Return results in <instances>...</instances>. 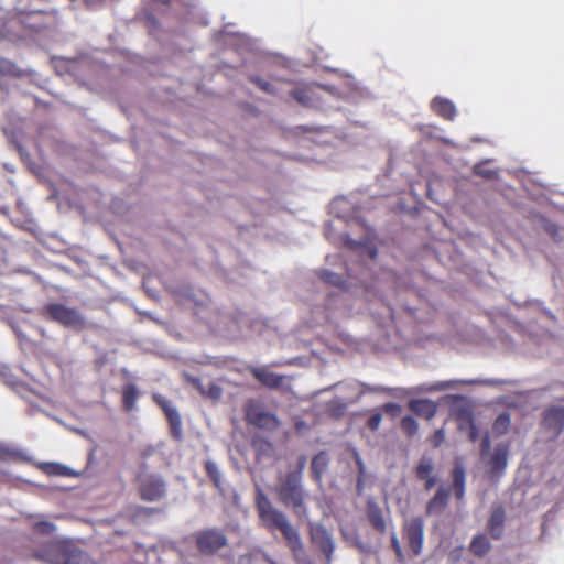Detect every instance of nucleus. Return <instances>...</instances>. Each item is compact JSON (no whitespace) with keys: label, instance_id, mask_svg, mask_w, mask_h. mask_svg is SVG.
<instances>
[{"label":"nucleus","instance_id":"nucleus-7","mask_svg":"<svg viewBox=\"0 0 564 564\" xmlns=\"http://www.w3.org/2000/svg\"><path fill=\"white\" fill-rule=\"evenodd\" d=\"M310 536L313 545L324 555L325 564H330L335 551V542L329 531L322 524H313L310 528Z\"/></svg>","mask_w":564,"mask_h":564},{"label":"nucleus","instance_id":"nucleus-12","mask_svg":"<svg viewBox=\"0 0 564 564\" xmlns=\"http://www.w3.org/2000/svg\"><path fill=\"white\" fill-rule=\"evenodd\" d=\"M250 373L263 386L276 389L283 383V376L270 371L267 367H250Z\"/></svg>","mask_w":564,"mask_h":564},{"label":"nucleus","instance_id":"nucleus-9","mask_svg":"<svg viewBox=\"0 0 564 564\" xmlns=\"http://www.w3.org/2000/svg\"><path fill=\"white\" fill-rule=\"evenodd\" d=\"M165 482L159 475H148L140 480L139 495L142 500L156 501L164 497Z\"/></svg>","mask_w":564,"mask_h":564},{"label":"nucleus","instance_id":"nucleus-42","mask_svg":"<svg viewBox=\"0 0 564 564\" xmlns=\"http://www.w3.org/2000/svg\"><path fill=\"white\" fill-rule=\"evenodd\" d=\"M376 254H377V250L376 249H370L369 250V256H370L371 259H375Z\"/></svg>","mask_w":564,"mask_h":564},{"label":"nucleus","instance_id":"nucleus-14","mask_svg":"<svg viewBox=\"0 0 564 564\" xmlns=\"http://www.w3.org/2000/svg\"><path fill=\"white\" fill-rule=\"evenodd\" d=\"M505 510L501 506L494 507L488 520V530L495 540H499L505 529Z\"/></svg>","mask_w":564,"mask_h":564},{"label":"nucleus","instance_id":"nucleus-15","mask_svg":"<svg viewBox=\"0 0 564 564\" xmlns=\"http://www.w3.org/2000/svg\"><path fill=\"white\" fill-rule=\"evenodd\" d=\"M409 409L417 416L425 420H432L436 412L437 406L435 402L429 399L411 400L409 402Z\"/></svg>","mask_w":564,"mask_h":564},{"label":"nucleus","instance_id":"nucleus-33","mask_svg":"<svg viewBox=\"0 0 564 564\" xmlns=\"http://www.w3.org/2000/svg\"><path fill=\"white\" fill-rule=\"evenodd\" d=\"M206 398L213 399V400H219L223 394V389L220 386H218L214 381H209L206 384Z\"/></svg>","mask_w":564,"mask_h":564},{"label":"nucleus","instance_id":"nucleus-23","mask_svg":"<svg viewBox=\"0 0 564 564\" xmlns=\"http://www.w3.org/2000/svg\"><path fill=\"white\" fill-rule=\"evenodd\" d=\"M138 390L137 387L132 383H129L122 389V405L127 412H130L134 409L137 400H138Z\"/></svg>","mask_w":564,"mask_h":564},{"label":"nucleus","instance_id":"nucleus-28","mask_svg":"<svg viewBox=\"0 0 564 564\" xmlns=\"http://www.w3.org/2000/svg\"><path fill=\"white\" fill-rule=\"evenodd\" d=\"M400 427L402 430V432L409 436V437H412L414 436L417 431H419V424L417 422L415 421V419H413L412 416L408 415V416H404L401 422H400Z\"/></svg>","mask_w":564,"mask_h":564},{"label":"nucleus","instance_id":"nucleus-43","mask_svg":"<svg viewBox=\"0 0 564 564\" xmlns=\"http://www.w3.org/2000/svg\"><path fill=\"white\" fill-rule=\"evenodd\" d=\"M6 37L4 31L0 28V40Z\"/></svg>","mask_w":564,"mask_h":564},{"label":"nucleus","instance_id":"nucleus-22","mask_svg":"<svg viewBox=\"0 0 564 564\" xmlns=\"http://www.w3.org/2000/svg\"><path fill=\"white\" fill-rule=\"evenodd\" d=\"M368 520L371 527L379 533H384L387 525L380 508L372 506L367 511Z\"/></svg>","mask_w":564,"mask_h":564},{"label":"nucleus","instance_id":"nucleus-27","mask_svg":"<svg viewBox=\"0 0 564 564\" xmlns=\"http://www.w3.org/2000/svg\"><path fill=\"white\" fill-rule=\"evenodd\" d=\"M0 74L10 77H20L22 72L13 62L7 58H0Z\"/></svg>","mask_w":564,"mask_h":564},{"label":"nucleus","instance_id":"nucleus-25","mask_svg":"<svg viewBox=\"0 0 564 564\" xmlns=\"http://www.w3.org/2000/svg\"><path fill=\"white\" fill-rule=\"evenodd\" d=\"M165 416L171 427V434L175 440H180L182 435V420L177 410L174 408L166 411Z\"/></svg>","mask_w":564,"mask_h":564},{"label":"nucleus","instance_id":"nucleus-32","mask_svg":"<svg viewBox=\"0 0 564 564\" xmlns=\"http://www.w3.org/2000/svg\"><path fill=\"white\" fill-rule=\"evenodd\" d=\"M474 173L487 180H495L498 177V172L487 167L485 164L475 165Z\"/></svg>","mask_w":564,"mask_h":564},{"label":"nucleus","instance_id":"nucleus-26","mask_svg":"<svg viewBox=\"0 0 564 564\" xmlns=\"http://www.w3.org/2000/svg\"><path fill=\"white\" fill-rule=\"evenodd\" d=\"M508 451L507 448H497L491 456L490 464L494 469L502 470L507 466Z\"/></svg>","mask_w":564,"mask_h":564},{"label":"nucleus","instance_id":"nucleus-18","mask_svg":"<svg viewBox=\"0 0 564 564\" xmlns=\"http://www.w3.org/2000/svg\"><path fill=\"white\" fill-rule=\"evenodd\" d=\"M292 98H294L299 104L305 107H310L315 101V88L311 86H301L292 89L290 91Z\"/></svg>","mask_w":564,"mask_h":564},{"label":"nucleus","instance_id":"nucleus-36","mask_svg":"<svg viewBox=\"0 0 564 564\" xmlns=\"http://www.w3.org/2000/svg\"><path fill=\"white\" fill-rule=\"evenodd\" d=\"M382 409L387 414L391 415L392 417L399 416L402 411L401 405L394 402L386 403Z\"/></svg>","mask_w":564,"mask_h":564},{"label":"nucleus","instance_id":"nucleus-40","mask_svg":"<svg viewBox=\"0 0 564 564\" xmlns=\"http://www.w3.org/2000/svg\"><path fill=\"white\" fill-rule=\"evenodd\" d=\"M10 456L11 452L7 447L0 445V462L8 460Z\"/></svg>","mask_w":564,"mask_h":564},{"label":"nucleus","instance_id":"nucleus-38","mask_svg":"<svg viewBox=\"0 0 564 564\" xmlns=\"http://www.w3.org/2000/svg\"><path fill=\"white\" fill-rule=\"evenodd\" d=\"M153 400L155 401V403L163 410V412L165 413L166 411L169 410H172L174 409L172 405H171V402L167 401L164 397L160 395V394H154L153 395Z\"/></svg>","mask_w":564,"mask_h":564},{"label":"nucleus","instance_id":"nucleus-13","mask_svg":"<svg viewBox=\"0 0 564 564\" xmlns=\"http://www.w3.org/2000/svg\"><path fill=\"white\" fill-rule=\"evenodd\" d=\"M451 497V490L441 486L426 505V514H441L447 507Z\"/></svg>","mask_w":564,"mask_h":564},{"label":"nucleus","instance_id":"nucleus-4","mask_svg":"<svg viewBox=\"0 0 564 564\" xmlns=\"http://www.w3.org/2000/svg\"><path fill=\"white\" fill-rule=\"evenodd\" d=\"M42 314L50 321L56 322L64 327L83 328L85 325V318L77 308L67 307L61 303L47 304Z\"/></svg>","mask_w":564,"mask_h":564},{"label":"nucleus","instance_id":"nucleus-11","mask_svg":"<svg viewBox=\"0 0 564 564\" xmlns=\"http://www.w3.org/2000/svg\"><path fill=\"white\" fill-rule=\"evenodd\" d=\"M543 426L558 436L564 430V406H552L544 412Z\"/></svg>","mask_w":564,"mask_h":564},{"label":"nucleus","instance_id":"nucleus-17","mask_svg":"<svg viewBox=\"0 0 564 564\" xmlns=\"http://www.w3.org/2000/svg\"><path fill=\"white\" fill-rule=\"evenodd\" d=\"M453 492L457 500L465 497L466 470L463 464H455L452 470Z\"/></svg>","mask_w":564,"mask_h":564},{"label":"nucleus","instance_id":"nucleus-30","mask_svg":"<svg viewBox=\"0 0 564 564\" xmlns=\"http://www.w3.org/2000/svg\"><path fill=\"white\" fill-rule=\"evenodd\" d=\"M56 528L52 522L37 521L33 524V532L41 535H53Z\"/></svg>","mask_w":564,"mask_h":564},{"label":"nucleus","instance_id":"nucleus-10","mask_svg":"<svg viewBox=\"0 0 564 564\" xmlns=\"http://www.w3.org/2000/svg\"><path fill=\"white\" fill-rule=\"evenodd\" d=\"M415 476L419 480L424 481V489L431 490L437 482L435 475V465L431 457L422 456L415 466Z\"/></svg>","mask_w":564,"mask_h":564},{"label":"nucleus","instance_id":"nucleus-34","mask_svg":"<svg viewBox=\"0 0 564 564\" xmlns=\"http://www.w3.org/2000/svg\"><path fill=\"white\" fill-rule=\"evenodd\" d=\"M185 379L188 383H191L195 389H197V391L203 395V397H206V384L203 383L202 379L197 378V377H194V376H191V375H186L185 376Z\"/></svg>","mask_w":564,"mask_h":564},{"label":"nucleus","instance_id":"nucleus-5","mask_svg":"<svg viewBox=\"0 0 564 564\" xmlns=\"http://www.w3.org/2000/svg\"><path fill=\"white\" fill-rule=\"evenodd\" d=\"M245 419L248 424L261 430L274 431L280 426L278 416L269 412L260 402L253 400L246 404Z\"/></svg>","mask_w":564,"mask_h":564},{"label":"nucleus","instance_id":"nucleus-1","mask_svg":"<svg viewBox=\"0 0 564 564\" xmlns=\"http://www.w3.org/2000/svg\"><path fill=\"white\" fill-rule=\"evenodd\" d=\"M254 505L262 524L270 531L279 530L286 546L297 564H310L305 546L299 531L290 523L288 517L273 507L260 486L256 487Z\"/></svg>","mask_w":564,"mask_h":564},{"label":"nucleus","instance_id":"nucleus-37","mask_svg":"<svg viewBox=\"0 0 564 564\" xmlns=\"http://www.w3.org/2000/svg\"><path fill=\"white\" fill-rule=\"evenodd\" d=\"M382 415L380 413H373L369 416L367 421V426L371 431H377L381 424Z\"/></svg>","mask_w":564,"mask_h":564},{"label":"nucleus","instance_id":"nucleus-21","mask_svg":"<svg viewBox=\"0 0 564 564\" xmlns=\"http://www.w3.org/2000/svg\"><path fill=\"white\" fill-rule=\"evenodd\" d=\"M317 276L319 278L321 281L328 285H333L343 290L347 289L346 280L341 275L332 272L327 269H321L319 271H317Z\"/></svg>","mask_w":564,"mask_h":564},{"label":"nucleus","instance_id":"nucleus-41","mask_svg":"<svg viewBox=\"0 0 564 564\" xmlns=\"http://www.w3.org/2000/svg\"><path fill=\"white\" fill-rule=\"evenodd\" d=\"M345 245L350 248V249H354L356 248L357 246H359L358 242H356L355 240L350 239L349 237H346L345 238Z\"/></svg>","mask_w":564,"mask_h":564},{"label":"nucleus","instance_id":"nucleus-6","mask_svg":"<svg viewBox=\"0 0 564 564\" xmlns=\"http://www.w3.org/2000/svg\"><path fill=\"white\" fill-rule=\"evenodd\" d=\"M195 541L198 551L205 555H213L228 544L225 533L216 528L198 531Z\"/></svg>","mask_w":564,"mask_h":564},{"label":"nucleus","instance_id":"nucleus-24","mask_svg":"<svg viewBox=\"0 0 564 564\" xmlns=\"http://www.w3.org/2000/svg\"><path fill=\"white\" fill-rule=\"evenodd\" d=\"M205 471L213 482V485L220 491L224 492L221 473L217 464L213 460H206L204 464Z\"/></svg>","mask_w":564,"mask_h":564},{"label":"nucleus","instance_id":"nucleus-35","mask_svg":"<svg viewBox=\"0 0 564 564\" xmlns=\"http://www.w3.org/2000/svg\"><path fill=\"white\" fill-rule=\"evenodd\" d=\"M445 441V430L444 427H441L438 430H436L433 435L431 436L430 438V442H431V445L434 447V448H437L440 447Z\"/></svg>","mask_w":564,"mask_h":564},{"label":"nucleus","instance_id":"nucleus-16","mask_svg":"<svg viewBox=\"0 0 564 564\" xmlns=\"http://www.w3.org/2000/svg\"><path fill=\"white\" fill-rule=\"evenodd\" d=\"M431 108L437 116L445 120H454L457 113L455 105L451 100L442 97H435L431 102Z\"/></svg>","mask_w":564,"mask_h":564},{"label":"nucleus","instance_id":"nucleus-3","mask_svg":"<svg viewBox=\"0 0 564 564\" xmlns=\"http://www.w3.org/2000/svg\"><path fill=\"white\" fill-rule=\"evenodd\" d=\"M32 557L47 564H96L86 552L64 540L40 544L33 550Z\"/></svg>","mask_w":564,"mask_h":564},{"label":"nucleus","instance_id":"nucleus-8","mask_svg":"<svg viewBox=\"0 0 564 564\" xmlns=\"http://www.w3.org/2000/svg\"><path fill=\"white\" fill-rule=\"evenodd\" d=\"M403 538L413 555H419L422 552L424 540V522L421 517H414L409 520L403 528Z\"/></svg>","mask_w":564,"mask_h":564},{"label":"nucleus","instance_id":"nucleus-2","mask_svg":"<svg viewBox=\"0 0 564 564\" xmlns=\"http://www.w3.org/2000/svg\"><path fill=\"white\" fill-rule=\"evenodd\" d=\"M306 462V456L300 455L296 468L284 476H281L279 478V484L275 487V492L280 502L285 507L292 508L294 513L299 517L307 514V508L305 505L307 494L302 485V477Z\"/></svg>","mask_w":564,"mask_h":564},{"label":"nucleus","instance_id":"nucleus-31","mask_svg":"<svg viewBox=\"0 0 564 564\" xmlns=\"http://www.w3.org/2000/svg\"><path fill=\"white\" fill-rule=\"evenodd\" d=\"M250 82H252L259 89L267 94H276V89L273 87V85L259 76H250Z\"/></svg>","mask_w":564,"mask_h":564},{"label":"nucleus","instance_id":"nucleus-29","mask_svg":"<svg viewBox=\"0 0 564 564\" xmlns=\"http://www.w3.org/2000/svg\"><path fill=\"white\" fill-rule=\"evenodd\" d=\"M510 424H511V419H510L509 413H507V412L501 413L498 415V417L496 419V421L494 423V432L499 435H502L508 431Z\"/></svg>","mask_w":564,"mask_h":564},{"label":"nucleus","instance_id":"nucleus-20","mask_svg":"<svg viewBox=\"0 0 564 564\" xmlns=\"http://www.w3.org/2000/svg\"><path fill=\"white\" fill-rule=\"evenodd\" d=\"M469 550L474 555L482 557L489 553L491 544L485 534H478L471 540Z\"/></svg>","mask_w":564,"mask_h":564},{"label":"nucleus","instance_id":"nucleus-39","mask_svg":"<svg viewBox=\"0 0 564 564\" xmlns=\"http://www.w3.org/2000/svg\"><path fill=\"white\" fill-rule=\"evenodd\" d=\"M391 546L398 556L402 555V549L395 534H393L391 538Z\"/></svg>","mask_w":564,"mask_h":564},{"label":"nucleus","instance_id":"nucleus-19","mask_svg":"<svg viewBox=\"0 0 564 564\" xmlns=\"http://www.w3.org/2000/svg\"><path fill=\"white\" fill-rule=\"evenodd\" d=\"M328 466V456L325 452L316 454L311 463L312 478L316 481H321L322 477Z\"/></svg>","mask_w":564,"mask_h":564}]
</instances>
